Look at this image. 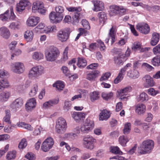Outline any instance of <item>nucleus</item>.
I'll return each instance as SVG.
<instances>
[{
  "instance_id": "nucleus-2",
  "label": "nucleus",
  "mask_w": 160,
  "mask_h": 160,
  "mask_svg": "<svg viewBox=\"0 0 160 160\" xmlns=\"http://www.w3.org/2000/svg\"><path fill=\"white\" fill-rule=\"evenodd\" d=\"M154 144L152 140H148L144 141L139 148L138 153L141 154L149 153L152 150Z\"/></svg>"
},
{
  "instance_id": "nucleus-42",
  "label": "nucleus",
  "mask_w": 160,
  "mask_h": 160,
  "mask_svg": "<svg viewBox=\"0 0 160 160\" xmlns=\"http://www.w3.org/2000/svg\"><path fill=\"white\" fill-rule=\"evenodd\" d=\"M32 58L34 59L39 60L43 58V55L41 52H36L32 54Z\"/></svg>"
},
{
  "instance_id": "nucleus-17",
  "label": "nucleus",
  "mask_w": 160,
  "mask_h": 160,
  "mask_svg": "<svg viewBox=\"0 0 160 160\" xmlns=\"http://www.w3.org/2000/svg\"><path fill=\"white\" fill-rule=\"evenodd\" d=\"M142 80L143 82V85L145 88L152 87L154 85L153 79L149 75H145L143 78Z\"/></svg>"
},
{
  "instance_id": "nucleus-49",
  "label": "nucleus",
  "mask_w": 160,
  "mask_h": 160,
  "mask_svg": "<svg viewBox=\"0 0 160 160\" xmlns=\"http://www.w3.org/2000/svg\"><path fill=\"white\" fill-rule=\"evenodd\" d=\"M119 141L120 144L122 146H125L127 142L128 141L126 137L124 136H120L119 138Z\"/></svg>"
},
{
  "instance_id": "nucleus-27",
  "label": "nucleus",
  "mask_w": 160,
  "mask_h": 160,
  "mask_svg": "<svg viewBox=\"0 0 160 160\" xmlns=\"http://www.w3.org/2000/svg\"><path fill=\"white\" fill-rule=\"evenodd\" d=\"M128 76L130 78L133 79L138 78L139 76V73L138 71L133 69V70H130L128 72Z\"/></svg>"
},
{
  "instance_id": "nucleus-47",
  "label": "nucleus",
  "mask_w": 160,
  "mask_h": 160,
  "mask_svg": "<svg viewBox=\"0 0 160 160\" xmlns=\"http://www.w3.org/2000/svg\"><path fill=\"white\" fill-rule=\"evenodd\" d=\"M96 73L95 72H90L87 74L86 78L90 81H93L94 80L96 77Z\"/></svg>"
},
{
  "instance_id": "nucleus-6",
  "label": "nucleus",
  "mask_w": 160,
  "mask_h": 160,
  "mask_svg": "<svg viewBox=\"0 0 160 160\" xmlns=\"http://www.w3.org/2000/svg\"><path fill=\"white\" fill-rule=\"evenodd\" d=\"M94 126L93 121L89 118H87L84 123L81 127V131L83 133H87L91 131Z\"/></svg>"
},
{
  "instance_id": "nucleus-4",
  "label": "nucleus",
  "mask_w": 160,
  "mask_h": 160,
  "mask_svg": "<svg viewBox=\"0 0 160 160\" xmlns=\"http://www.w3.org/2000/svg\"><path fill=\"white\" fill-rule=\"evenodd\" d=\"M67 128V123L65 120L62 117L59 118L57 122L55 127L56 131L59 134H62L66 131Z\"/></svg>"
},
{
  "instance_id": "nucleus-8",
  "label": "nucleus",
  "mask_w": 160,
  "mask_h": 160,
  "mask_svg": "<svg viewBox=\"0 0 160 160\" xmlns=\"http://www.w3.org/2000/svg\"><path fill=\"white\" fill-rule=\"evenodd\" d=\"M32 10L34 13L38 12L42 14H44L46 11L43 3L39 1L33 3Z\"/></svg>"
},
{
  "instance_id": "nucleus-16",
  "label": "nucleus",
  "mask_w": 160,
  "mask_h": 160,
  "mask_svg": "<svg viewBox=\"0 0 160 160\" xmlns=\"http://www.w3.org/2000/svg\"><path fill=\"white\" fill-rule=\"evenodd\" d=\"M30 4V2L28 0H21L17 4L16 10L18 12H22Z\"/></svg>"
},
{
  "instance_id": "nucleus-41",
  "label": "nucleus",
  "mask_w": 160,
  "mask_h": 160,
  "mask_svg": "<svg viewBox=\"0 0 160 160\" xmlns=\"http://www.w3.org/2000/svg\"><path fill=\"white\" fill-rule=\"evenodd\" d=\"M152 64L154 66H160V55H157L154 57L152 60Z\"/></svg>"
},
{
  "instance_id": "nucleus-34",
  "label": "nucleus",
  "mask_w": 160,
  "mask_h": 160,
  "mask_svg": "<svg viewBox=\"0 0 160 160\" xmlns=\"http://www.w3.org/2000/svg\"><path fill=\"white\" fill-rule=\"evenodd\" d=\"M115 31L116 27L114 26H112L109 30V36L112 39V44L115 41V34L116 32Z\"/></svg>"
},
{
  "instance_id": "nucleus-51",
  "label": "nucleus",
  "mask_w": 160,
  "mask_h": 160,
  "mask_svg": "<svg viewBox=\"0 0 160 160\" xmlns=\"http://www.w3.org/2000/svg\"><path fill=\"white\" fill-rule=\"evenodd\" d=\"M131 129V124L130 122H127L124 125V128L123 130L124 134H127L129 132Z\"/></svg>"
},
{
  "instance_id": "nucleus-3",
  "label": "nucleus",
  "mask_w": 160,
  "mask_h": 160,
  "mask_svg": "<svg viewBox=\"0 0 160 160\" xmlns=\"http://www.w3.org/2000/svg\"><path fill=\"white\" fill-rule=\"evenodd\" d=\"M96 142V140L94 138L89 135L84 136L82 140L84 147L90 150H92L94 148Z\"/></svg>"
},
{
  "instance_id": "nucleus-45",
  "label": "nucleus",
  "mask_w": 160,
  "mask_h": 160,
  "mask_svg": "<svg viewBox=\"0 0 160 160\" xmlns=\"http://www.w3.org/2000/svg\"><path fill=\"white\" fill-rule=\"evenodd\" d=\"M74 132L76 133H70L68 135V137L71 138L72 139H74L75 137L77 135L76 134H79L80 132V130L79 127H77L74 129Z\"/></svg>"
},
{
  "instance_id": "nucleus-26",
  "label": "nucleus",
  "mask_w": 160,
  "mask_h": 160,
  "mask_svg": "<svg viewBox=\"0 0 160 160\" xmlns=\"http://www.w3.org/2000/svg\"><path fill=\"white\" fill-rule=\"evenodd\" d=\"M10 93L8 91H5L0 93V101L5 102L7 101L10 96Z\"/></svg>"
},
{
  "instance_id": "nucleus-23",
  "label": "nucleus",
  "mask_w": 160,
  "mask_h": 160,
  "mask_svg": "<svg viewBox=\"0 0 160 160\" xmlns=\"http://www.w3.org/2000/svg\"><path fill=\"white\" fill-rule=\"evenodd\" d=\"M124 57V54H119L117 56L115 57L114 61L115 64L117 66L122 65L123 62L126 61Z\"/></svg>"
},
{
  "instance_id": "nucleus-43",
  "label": "nucleus",
  "mask_w": 160,
  "mask_h": 160,
  "mask_svg": "<svg viewBox=\"0 0 160 160\" xmlns=\"http://www.w3.org/2000/svg\"><path fill=\"white\" fill-rule=\"evenodd\" d=\"M110 150L112 153L115 154L122 155V152L120 150L119 148L117 146L111 147Z\"/></svg>"
},
{
  "instance_id": "nucleus-54",
  "label": "nucleus",
  "mask_w": 160,
  "mask_h": 160,
  "mask_svg": "<svg viewBox=\"0 0 160 160\" xmlns=\"http://www.w3.org/2000/svg\"><path fill=\"white\" fill-rule=\"evenodd\" d=\"M9 10H10V12L9 14L8 20H15L16 17L14 13L12 8L11 7Z\"/></svg>"
},
{
  "instance_id": "nucleus-22",
  "label": "nucleus",
  "mask_w": 160,
  "mask_h": 160,
  "mask_svg": "<svg viewBox=\"0 0 160 160\" xmlns=\"http://www.w3.org/2000/svg\"><path fill=\"white\" fill-rule=\"evenodd\" d=\"M85 114L83 112H74L72 114V117L76 122H78L83 120L85 118Z\"/></svg>"
},
{
  "instance_id": "nucleus-7",
  "label": "nucleus",
  "mask_w": 160,
  "mask_h": 160,
  "mask_svg": "<svg viewBox=\"0 0 160 160\" xmlns=\"http://www.w3.org/2000/svg\"><path fill=\"white\" fill-rule=\"evenodd\" d=\"M10 70L15 73L21 74L24 72L25 67L22 63L20 62H15L11 64Z\"/></svg>"
},
{
  "instance_id": "nucleus-60",
  "label": "nucleus",
  "mask_w": 160,
  "mask_h": 160,
  "mask_svg": "<svg viewBox=\"0 0 160 160\" xmlns=\"http://www.w3.org/2000/svg\"><path fill=\"white\" fill-rule=\"evenodd\" d=\"M19 26V24L18 23L12 22L10 23L9 27L11 29L14 30L18 29Z\"/></svg>"
},
{
  "instance_id": "nucleus-53",
  "label": "nucleus",
  "mask_w": 160,
  "mask_h": 160,
  "mask_svg": "<svg viewBox=\"0 0 160 160\" xmlns=\"http://www.w3.org/2000/svg\"><path fill=\"white\" fill-rule=\"evenodd\" d=\"M132 90V88L131 86H128L122 89L119 92V95H123V94H125L126 93L130 92Z\"/></svg>"
},
{
  "instance_id": "nucleus-32",
  "label": "nucleus",
  "mask_w": 160,
  "mask_h": 160,
  "mask_svg": "<svg viewBox=\"0 0 160 160\" xmlns=\"http://www.w3.org/2000/svg\"><path fill=\"white\" fill-rule=\"evenodd\" d=\"M87 64L86 60L82 57L78 58L77 64V66L80 68H82L85 67Z\"/></svg>"
},
{
  "instance_id": "nucleus-12",
  "label": "nucleus",
  "mask_w": 160,
  "mask_h": 160,
  "mask_svg": "<svg viewBox=\"0 0 160 160\" xmlns=\"http://www.w3.org/2000/svg\"><path fill=\"white\" fill-rule=\"evenodd\" d=\"M37 105L36 99L32 98L28 100L25 104V109L28 112H31L36 108Z\"/></svg>"
},
{
  "instance_id": "nucleus-29",
  "label": "nucleus",
  "mask_w": 160,
  "mask_h": 160,
  "mask_svg": "<svg viewBox=\"0 0 160 160\" xmlns=\"http://www.w3.org/2000/svg\"><path fill=\"white\" fill-rule=\"evenodd\" d=\"M148 100V97L146 93L142 92L137 97V100L138 102H146Z\"/></svg>"
},
{
  "instance_id": "nucleus-18",
  "label": "nucleus",
  "mask_w": 160,
  "mask_h": 160,
  "mask_svg": "<svg viewBox=\"0 0 160 160\" xmlns=\"http://www.w3.org/2000/svg\"><path fill=\"white\" fill-rule=\"evenodd\" d=\"M58 101L59 100L58 99L49 100L43 103L42 108L44 109H48L58 104Z\"/></svg>"
},
{
  "instance_id": "nucleus-5",
  "label": "nucleus",
  "mask_w": 160,
  "mask_h": 160,
  "mask_svg": "<svg viewBox=\"0 0 160 160\" xmlns=\"http://www.w3.org/2000/svg\"><path fill=\"white\" fill-rule=\"evenodd\" d=\"M43 73V68L37 66L32 68L29 71V77L32 79H36Z\"/></svg>"
},
{
  "instance_id": "nucleus-10",
  "label": "nucleus",
  "mask_w": 160,
  "mask_h": 160,
  "mask_svg": "<svg viewBox=\"0 0 160 160\" xmlns=\"http://www.w3.org/2000/svg\"><path fill=\"white\" fill-rule=\"evenodd\" d=\"M23 104V99L19 98L15 99L11 104L10 107L14 110L17 111L22 106Z\"/></svg>"
},
{
  "instance_id": "nucleus-62",
  "label": "nucleus",
  "mask_w": 160,
  "mask_h": 160,
  "mask_svg": "<svg viewBox=\"0 0 160 160\" xmlns=\"http://www.w3.org/2000/svg\"><path fill=\"white\" fill-rule=\"evenodd\" d=\"M111 75L110 73L108 72L105 73L100 78V81H105L108 79Z\"/></svg>"
},
{
  "instance_id": "nucleus-61",
  "label": "nucleus",
  "mask_w": 160,
  "mask_h": 160,
  "mask_svg": "<svg viewBox=\"0 0 160 160\" xmlns=\"http://www.w3.org/2000/svg\"><path fill=\"white\" fill-rule=\"evenodd\" d=\"M125 74V70L121 69L117 77L121 81L123 78Z\"/></svg>"
},
{
  "instance_id": "nucleus-36",
  "label": "nucleus",
  "mask_w": 160,
  "mask_h": 160,
  "mask_svg": "<svg viewBox=\"0 0 160 160\" xmlns=\"http://www.w3.org/2000/svg\"><path fill=\"white\" fill-rule=\"evenodd\" d=\"M5 116L3 118V121L8 124L11 123L10 120L11 117V113L10 110H6L5 111Z\"/></svg>"
},
{
  "instance_id": "nucleus-64",
  "label": "nucleus",
  "mask_w": 160,
  "mask_h": 160,
  "mask_svg": "<svg viewBox=\"0 0 160 160\" xmlns=\"http://www.w3.org/2000/svg\"><path fill=\"white\" fill-rule=\"evenodd\" d=\"M25 157L29 160H34L35 159L34 155L32 152H28L26 155Z\"/></svg>"
},
{
  "instance_id": "nucleus-13",
  "label": "nucleus",
  "mask_w": 160,
  "mask_h": 160,
  "mask_svg": "<svg viewBox=\"0 0 160 160\" xmlns=\"http://www.w3.org/2000/svg\"><path fill=\"white\" fill-rule=\"evenodd\" d=\"M69 36V33L67 29L59 31L57 34L58 39L62 42L66 41L68 39Z\"/></svg>"
},
{
  "instance_id": "nucleus-52",
  "label": "nucleus",
  "mask_w": 160,
  "mask_h": 160,
  "mask_svg": "<svg viewBox=\"0 0 160 160\" xmlns=\"http://www.w3.org/2000/svg\"><path fill=\"white\" fill-rule=\"evenodd\" d=\"M55 10L56 13L59 14V15H60L63 18V12L64 11L63 7L60 6H57L56 7Z\"/></svg>"
},
{
  "instance_id": "nucleus-59",
  "label": "nucleus",
  "mask_w": 160,
  "mask_h": 160,
  "mask_svg": "<svg viewBox=\"0 0 160 160\" xmlns=\"http://www.w3.org/2000/svg\"><path fill=\"white\" fill-rule=\"evenodd\" d=\"M148 93L152 96H154L159 93V92L158 91L155 90L153 88H150L148 90Z\"/></svg>"
},
{
  "instance_id": "nucleus-1",
  "label": "nucleus",
  "mask_w": 160,
  "mask_h": 160,
  "mask_svg": "<svg viewBox=\"0 0 160 160\" xmlns=\"http://www.w3.org/2000/svg\"><path fill=\"white\" fill-rule=\"evenodd\" d=\"M59 54L58 49L53 46H51L45 51V58L47 61L52 62L56 60Z\"/></svg>"
},
{
  "instance_id": "nucleus-11",
  "label": "nucleus",
  "mask_w": 160,
  "mask_h": 160,
  "mask_svg": "<svg viewBox=\"0 0 160 160\" xmlns=\"http://www.w3.org/2000/svg\"><path fill=\"white\" fill-rule=\"evenodd\" d=\"M137 29L141 33L146 34L150 32V27L149 25L145 23H141L138 24L136 26Z\"/></svg>"
},
{
  "instance_id": "nucleus-38",
  "label": "nucleus",
  "mask_w": 160,
  "mask_h": 160,
  "mask_svg": "<svg viewBox=\"0 0 160 160\" xmlns=\"http://www.w3.org/2000/svg\"><path fill=\"white\" fill-rule=\"evenodd\" d=\"M53 87H55L59 91L62 90L64 87L63 82L61 81H58L53 85Z\"/></svg>"
},
{
  "instance_id": "nucleus-39",
  "label": "nucleus",
  "mask_w": 160,
  "mask_h": 160,
  "mask_svg": "<svg viewBox=\"0 0 160 160\" xmlns=\"http://www.w3.org/2000/svg\"><path fill=\"white\" fill-rule=\"evenodd\" d=\"M90 97L91 101L94 102L99 98L100 97L99 93L96 91L91 92L90 94Z\"/></svg>"
},
{
  "instance_id": "nucleus-48",
  "label": "nucleus",
  "mask_w": 160,
  "mask_h": 160,
  "mask_svg": "<svg viewBox=\"0 0 160 160\" xmlns=\"http://www.w3.org/2000/svg\"><path fill=\"white\" fill-rule=\"evenodd\" d=\"M98 17L100 22H104L107 19L105 13L103 12H100L98 14Z\"/></svg>"
},
{
  "instance_id": "nucleus-15",
  "label": "nucleus",
  "mask_w": 160,
  "mask_h": 160,
  "mask_svg": "<svg viewBox=\"0 0 160 160\" xmlns=\"http://www.w3.org/2000/svg\"><path fill=\"white\" fill-rule=\"evenodd\" d=\"M40 21V18L39 17L31 16L27 20V24L29 27H33L36 26Z\"/></svg>"
},
{
  "instance_id": "nucleus-55",
  "label": "nucleus",
  "mask_w": 160,
  "mask_h": 160,
  "mask_svg": "<svg viewBox=\"0 0 160 160\" xmlns=\"http://www.w3.org/2000/svg\"><path fill=\"white\" fill-rule=\"evenodd\" d=\"M67 9L69 12H80L81 10V8L80 7H70L67 8Z\"/></svg>"
},
{
  "instance_id": "nucleus-24",
  "label": "nucleus",
  "mask_w": 160,
  "mask_h": 160,
  "mask_svg": "<svg viewBox=\"0 0 160 160\" xmlns=\"http://www.w3.org/2000/svg\"><path fill=\"white\" fill-rule=\"evenodd\" d=\"M1 35L5 39H8L10 35V32L9 29L5 27L0 28Z\"/></svg>"
},
{
  "instance_id": "nucleus-33",
  "label": "nucleus",
  "mask_w": 160,
  "mask_h": 160,
  "mask_svg": "<svg viewBox=\"0 0 160 160\" xmlns=\"http://www.w3.org/2000/svg\"><path fill=\"white\" fill-rule=\"evenodd\" d=\"M17 125L18 127L22 128L29 131H32L33 129V128L30 125L24 122H19L17 123Z\"/></svg>"
},
{
  "instance_id": "nucleus-9",
  "label": "nucleus",
  "mask_w": 160,
  "mask_h": 160,
  "mask_svg": "<svg viewBox=\"0 0 160 160\" xmlns=\"http://www.w3.org/2000/svg\"><path fill=\"white\" fill-rule=\"evenodd\" d=\"M54 143V141L53 139L50 137H49L42 143L41 149L43 151L47 152L52 148Z\"/></svg>"
},
{
  "instance_id": "nucleus-63",
  "label": "nucleus",
  "mask_w": 160,
  "mask_h": 160,
  "mask_svg": "<svg viewBox=\"0 0 160 160\" xmlns=\"http://www.w3.org/2000/svg\"><path fill=\"white\" fill-rule=\"evenodd\" d=\"M62 71L63 73L66 76H68L70 74V71L68 69V68L65 66H63L62 67Z\"/></svg>"
},
{
  "instance_id": "nucleus-46",
  "label": "nucleus",
  "mask_w": 160,
  "mask_h": 160,
  "mask_svg": "<svg viewBox=\"0 0 160 160\" xmlns=\"http://www.w3.org/2000/svg\"><path fill=\"white\" fill-rule=\"evenodd\" d=\"M113 96L112 92H110L108 93L107 92H103L102 94V97L105 100H108L111 98Z\"/></svg>"
},
{
  "instance_id": "nucleus-19",
  "label": "nucleus",
  "mask_w": 160,
  "mask_h": 160,
  "mask_svg": "<svg viewBox=\"0 0 160 160\" xmlns=\"http://www.w3.org/2000/svg\"><path fill=\"white\" fill-rule=\"evenodd\" d=\"M94 5V8L93 9V11L98 12L101 11L104 8V3L101 1L95 0L92 1Z\"/></svg>"
},
{
  "instance_id": "nucleus-40",
  "label": "nucleus",
  "mask_w": 160,
  "mask_h": 160,
  "mask_svg": "<svg viewBox=\"0 0 160 160\" xmlns=\"http://www.w3.org/2000/svg\"><path fill=\"white\" fill-rule=\"evenodd\" d=\"M10 10H7L3 14L0 15V19L3 22L8 21L9 14Z\"/></svg>"
},
{
  "instance_id": "nucleus-57",
  "label": "nucleus",
  "mask_w": 160,
  "mask_h": 160,
  "mask_svg": "<svg viewBox=\"0 0 160 160\" xmlns=\"http://www.w3.org/2000/svg\"><path fill=\"white\" fill-rule=\"evenodd\" d=\"M79 13L78 12H76L74 13V14L72 17L73 22L74 24H76L79 21Z\"/></svg>"
},
{
  "instance_id": "nucleus-37",
  "label": "nucleus",
  "mask_w": 160,
  "mask_h": 160,
  "mask_svg": "<svg viewBox=\"0 0 160 160\" xmlns=\"http://www.w3.org/2000/svg\"><path fill=\"white\" fill-rule=\"evenodd\" d=\"M119 6L116 5H113L110 8V14L111 16H113L118 14Z\"/></svg>"
},
{
  "instance_id": "nucleus-44",
  "label": "nucleus",
  "mask_w": 160,
  "mask_h": 160,
  "mask_svg": "<svg viewBox=\"0 0 160 160\" xmlns=\"http://www.w3.org/2000/svg\"><path fill=\"white\" fill-rule=\"evenodd\" d=\"M71 108L72 103L71 102L68 100H65L63 106L64 110L66 112H67L70 110Z\"/></svg>"
},
{
  "instance_id": "nucleus-56",
  "label": "nucleus",
  "mask_w": 160,
  "mask_h": 160,
  "mask_svg": "<svg viewBox=\"0 0 160 160\" xmlns=\"http://www.w3.org/2000/svg\"><path fill=\"white\" fill-rule=\"evenodd\" d=\"M27 145V143L25 139H22L21 142L18 145V148H19L23 149Z\"/></svg>"
},
{
  "instance_id": "nucleus-31",
  "label": "nucleus",
  "mask_w": 160,
  "mask_h": 160,
  "mask_svg": "<svg viewBox=\"0 0 160 160\" xmlns=\"http://www.w3.org/2000/svg\"><path fill=\"white\" fill-rule=\"evenodd\" d=\"M159 34L157 32L153 33L151 41V45L152 46L156 45L159 41Z\"/></svg>"
},
{
  "instance_id": "nucleus-30",
  "label": "nucleus",
  "mask_w": 160,
  "mask_h": 160,
  "mask_svg": "<svg viewBox=\"0 0 160 160\" xmlns=\"http://www.w3.org/2000/svg\"><path fill=\"white\" fill-rule=\"evenodd\" d=\"M17 152L16 150H13L8 152L6 156L8 160H12L15 159L16 157Z\"/></svg>"
},
{
  "instance_id": "nucleus-21",
  "label": "nucleus",
  "mask_w": 160,
  "mask_h": 160,
  "mask_svg": "<svg viewBox=\"0 0 160 160\" xmlns=\"http://www.w3.org/2000/svg\"><path fill=\"white\" fill-rule=\"evenodd\" d=\"M132 50L135 51H138L140 52H143L147 50L146 48H143L140 42H135L132 47Z\"/></svg>"
},
{
  "instance_id": "nucleus-50",
  "label": "nucleus",
  "mask_w": 160,
  "mask_h": 160,
  "mask_svg": "<svg viewBox=\"0 0 160 160\" xmlns=\"http://www.w3.org/2000/svg\"><path fill=\"white\" fill-rule=\"evenodd\" d=\"M1 84L0 88V90L2 88H8L11 87L9 82L7 79H3L2 81L1 80Z\"/></svg>"
},
{
  "instance_id": "nucleus-35",
  "label": "nucleus",
  "mask_w": 160,
  "mask_h": 160,
  "mask_svg": "<svg viewBox=\"0 0 160 160\" xmlns=\"http://www.w3.org/2000/svg\"><path fill=\"white\" fill-rule=\"evenodd\" d=\"M38 90V87L37 84H35L32 87L29 94L30 97H33L37 94Z\"/></svg>"
},
{
  "instance_id": "nucleus-25",
  "label": "nucleus",
  "mask_w": 160,
  "mask_h": 160,
  "mask_svg": "<svg viewBox=\"0 0 160 160\" xmlns=\"http://www.w3.org/2000/svg\"><path fill=\"white\" fill-rule=\"evenodd\" d=\"M110 116L109 112L107 110H104L100 113L99 119L101 121L107 120Z\"/></svg>"
},
{
  "instance_id": "nucleus-58",
  "label": "nucleus",
  "mask_w": 160,
  "mask_h": 160,
  "mask_svg": "<svg viewBox=\"0 0 160 160\" xmlns=\"http://www.w3.org/2000/svg\"><path fill=\"white\" fill-rule=\"evenodd\" d=\"M81 23L83 27L85 29H90V26L88 21L85 19L82 20Z\"/></svg>"
},
{
  "instance_id": "nucleus-14",
  "label": "nucleus",
  "mask_w": 160,
  "mask_h": 160,
  "mask_svg": "<svg viewBox=\"0 0 160 160\" xmlns=\"http://www.w3.org/2000/svg\"><path fill=\"white\" fill-rule=\"evenodd\" d=\"M50 20L52 23H57L61 22L63 17L54 12H52L49 15Z\"/></svg>"
},
{
  "instance_id": "nucleus-20",
  "label": "nucleus",
  "mask_w": 160,
  "mask_h": 160,
  "mask_svg": "<svg viewBox=\"0 0 160 160\" xmlns=\"http://www.w3.org/2000/svg\"><path fill=\"white\" fill-rule=\"evenodd\" d=\"M146 110L145 105L142 103H139L135 106L136 112L139 115L143 114Z\"/></svg>"
},
{
  "instance_id": "nucleus-28",
  "label": "nucleus",
  "mask_w": 160,
  "mask_h": 160,
  "mask_svg": "<svg viewBox=\"0 0 160 160\" xmlns=\"http://www.w3.org/2000/svg\"><path fill=\"white\" fill-rule=\"evenodd\" d=\"M33 35V32L32 31L28 30L24 33V37L27 42H31L32 40Z\"/></svg>"
}]
</instances>
